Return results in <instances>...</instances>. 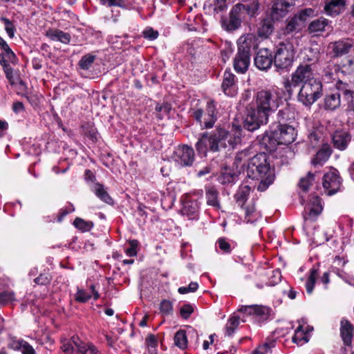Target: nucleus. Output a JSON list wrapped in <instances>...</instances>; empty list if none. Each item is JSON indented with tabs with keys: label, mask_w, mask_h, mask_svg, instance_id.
I'll list each match as a JSON object with an SVG mask.
<instances>
[{
	"label": "nucleus",
	"mask_w": 354,
	"mask_h": 354,
	"mask_svg": "<svg viewBox=\"0 0 354 354\" xmlns=\"http://www.w3.org/2000/svg\"><path fill=\"white\" fill-rule=\"evenodd\" d=\"M293 46L290 43H280L277 46L274 65L279 68H286L292 65L294 58Z\"/></svg>",
	"instance_id": "8"
},
{
	"label": "nucleus",
	"mask_w": 354,
	"mask_h": 354,
	"mask_svg": "<svg viewBox=\"0 0 354 354\" xmlns=\"http://www.w3.org/2000/svg\"><path fill=\"white\" fill-rule=\"evenodd\" d=\"M250 63V55L247 53L237 52L234 59V70L239 73H245L249 67Z\"/></svg>",
	"instance_id": "19"
},
{
	"label": "nucleus",
	"mask_w": 354,
	"mask_h": 354,
	"mask_svg": "<svg viewBox=\"0 0 354 354\" xmlns=\"http://www.w3.org/2000/svg\"><path fill=\"white\" fill-rule=\"evenodd\" d=\"M220 250L223 252L229 253L231 251L230 244L225 239H219L217 241Z\"/></svg>",
	"instance_id": "59"
},
{
	"label": "nucleus",
	"mask_w": 354,
	"mask_h": 354,
	"mask_svg": "<svg viewBox=\"0 0 354 354\" xmlns=\"http://www.w3.org/2000/svg\"><path fill=\"white\" fill-rule=\"evenodd\" d=\"M340 93L339 92L327 95L324 98L325 109L333 111L340 106Z\"/></svg>",
	"instance_id": "30"
},
{
	"label": "nucleus",
	"mask_w": 354,
	"mask_h": 354,
	"mask_svg": "<svg viewBox=\"0 0 354 354\" xmlns=\"http://www.w3.org/2000/svg\"><path fill=\"white\" fill-rule=\"evenodd\" d=\"M274 341H268L259 345L251 354H267L270 352L272 348L274 347Z\"/></svg>",
	"instance_id": "43"
},
{
	"label": "nucleus",
	"mask_w": 354,
	"mask_h": 354,
	"mask_svg": "<svg viewBox=\"0 0 354 354\" xmlns=\"http://www.w3.org/2000/svg\"><path fill=\"white\" fill-rule=\"evenodd\" d=\"M331 151L328 147L322 148L312 160L314 165H322L330 157Z\"/></svg>",
	"instance_id": "37"
},
{
	"label": "nucleus",
	"mask_w": 354,
	"mask_h": 354,
	"mask_svg": "<svg viewBox=\"0 0 354 354\" xmlns=\"http://www.w3.org/2000/svg\"><path fill=\"white\" fill-rule=\"evenodd\" d=\"M273 30L272 24L268 21H265L259 28L258 34L260 37H268Z\"/></svg>",
	"instance_id": "48"
},
{
	"label": "nucleus",
	"mask_w": 354,
	"mask_h": 354,
	"mask_svg": "<svg viewBox=\"0 0 354 354\" xmlns=\"http://www.w3.org/2000/svg\"><path fill=\"white\" fill-rule=\"evenodd\" d=\"M245 171L249 178L261 180L257 187L260 192L265 191L274 179L273 171L270 167L265 153H258L250 158Z\"/></svg>",
	"instance_id": "3"
},
{
	"label": "nucleus",
	"mask_w": 354,
	"mask_h": 354,
	"mask_svg": "<svg viewBox=\"0 0 354 354\" xmlns=\"http://www.w3.org/2000/svg\"><path fill=\"white\" fill-rule=\"evenodd\" d=\"M160 312L164 315H171L173 311V306L170 301L163 300L160 305Z\"/></svg>",
	"instance_id": "53"
},
{
	"label": "nucleus",
	"mask_w": 354,
	"mask_h": 354,
	"mask_svg": "<svg viewBox=\"0 0 354 354\" xmlns=\"http://www.w3.org/2000/svg\"><path fill=\"white\" fill-rule=\"evenodd\" d=\"M241 6H234L230 11V18L223 19L221 21L222 28L227 31H233L236 30L241 23V19L243 18L240 13Z\"/></svg>",
	"instance_id": "11"
},
{
	"label": "nucleus",
	"mask_w": 354,
	"mask_h": 354,
	"mask_svg": "<svg viewBox=\"0 0 354 354\" xmlns=\"http://www.w3.org/2000/svg\"><path fill=\"white\" fill-rule=\"evenodd\" d=\"M35 282L39 285H46L50 282L48 274H41L35 279Z\"/></svg>",
	"instance_id": "62"
},
{
	"label": "nucleus",
	"mask_w": 354,
	"mask_h": 354,
	"mask_svg": "<svg viewBox=\"0 0 354 354\" xmlns=\"http://www.w3.org/2000/svg\"><path fill=\"white\" fill-rule=\"evenodd\" d=\"M330 24L331 22L327 19L319 17L310 23L308 30L309 33L312 34L313 36H318L327 29L330 28Z\"/></svg>",
	"instance_id": "17"
},
{
	"label": "nucleus",
	"mask_w": 354,
	"mask_h": 354,
	"mask_svg": "<svg viewBox=\"0 0 354 354\" xmlns=\"http://www.w3.org/2000/svg\"><path fill=\"white\" fill-rule=\"evenodd\" d=\"M73 225L75 226V227L82 230V232L89 231L93 226L92 222L84 221L80 218H76L73 222Z\"/></svg>",
	"instance_id": "47"
},
{
	"label": "nucleus",
	"mask_w": 354,
	"mask_h": 354,
	"mask_svg": "<svg viewBox=\"0 0 354 354\" xmlns=\"http://www.w3.org/2000/svg\"><path fill=\"white\" fill-rule=\"evenodd\" d=\"M227 0H214V11L215 12H223L227 9Z\"/></svg>",
	"instance_id": "56"
},
{
	"label": "nucleus",
	"mask_w": 354,
	"mask_h": 354,
	"mask_svg": "<svg viewBox=\"0 0 354 354\" xmlns=\"http://www.w3.org/2000/svg\"><path fill=\"white\" fill-rule=\"evenodd\" d=\"M46 36L52 41H59L64 44H68L71 41V35L61 30L52 28L46 32Z\"/></svg>",
	"instance_id": "23"
},
{
	"label": "nucleus",
	"mask_w": 354,
	"mask_h": 354,
	"mask_svg": "<svg viewBox=\"0 0 354 354\" xmlns=\"http://www.w3.org/2000/svg\"><path fill=\"white\" fill-rule=\"evenodd\" d=\"M130 247L126 250V254L129 257H134L137 254L136 248L138 245V241L137 240H130L129 241Z\"/></svg>",
	"instance_id": "54"
},
{
	"label": "nucleus",
	"mask_w": 354,
	"mask_h": 354,
	"mask_svg": "<svg viewBox=\"0 0 354 354\" xmlns=\"http://www.w3.org/2000/svg\"><path fill=\"white\" fill-rule=\"evenodd\" d=\"M318 276L317 270L315 268L310 270V274L306 283V291L308 294H311L313 292L314 286L315 283V280Z\"/></svg>",
	"instance_id": "46"
},
{
	"label": "nucleus",
	"mask_w": 354,
	"mask_h": 354,
	"mask_svg": "<svg viewBox=\"0 0 354 354\" xmlns=\"http://www.w3.org/2000/svg\"><path fill=\"white\" fill-rule=\"evenodd\" d=\"M293 5L292 0H275L272 6L270 17L272 20H279L284 17Z\"/></svg>",
	"instance_id": "12"
},
{
	"label": "nucleus",
	"mask_w": 354,
	"mask_h": 354,
	"mask_svg": "<svg viewBox=\"0 0 354 354\" xmlns=\"http://www.w3.org/2000/svg\"><path fill=\"white\" fill-rule=\"evenodd\" d=\"M194 312V308L190 304L183 305L180 310V315L184 319L189 317L191 314Z\"/></svg>",
	"instance_id": "57"
},
{
	"label": "nucleus",
	"mask_w": 354,
	"mask_h": 354,
	"mask_svg": "<svg viewBox=\"0 0 354 354\" xmlns=\"http://www.w3.org/2000/svg\"><path fill=\"white\" fill-rule=\"evenodd\" d=\"M239 312L243 313L247 315H262L265 314L266 309L261 306L251 305V306H242L238 310Z\"/></svg>",
	"instance_id": "35"
},
{
	"label": "nucleus",
	"mask_w": 354,
	"mask_h": 354,
	"mask_svg": "<svg viewBox=\"0 0 354 354\" xmlns=\"http://www.w3.org/2000/svg\"><path fill=\"white\" fill-rule=\"evenodd\" d=\"M234 174L226 169L221 173L218 177V181L223 185L230 184L234 182Z\"/></svg>",
	"instance_id": "45"
},
{
	"label": "nucleus",
	"mask_w": 354,
	"mask_h": 354,
	"mask_svg": "<svg viewBox=\"0 0 354 354\" xmlns=\"http://www.w3.org/2000/svg\"><path fill=\"white\" fill-rule=\"evenodd\" d=\"M15 300V295L12 292L3 291L0 292V304H8Z\"/></svg>",
	"instance_id": "50"
},
{
	"label": "nucleus",
	"mask_w": 354,
	"mask_h": 354,
	"mask_svg": "<svg viewBox=\"0 0 354 354\" xmlns=\"http://www.w3.org/2000/svg\"><path fill=\"white\" fill-rule=\"evenodd\" d=\"M318 80L315 77L313 64H300L291 75V79L283 81V87L288 95L293 93V88L306 82Z\"/></svg>",
	"instance_id": "4"
},
{
	"label": "nucleus",
	"mask_w": 354,
	"mask_h": 354,
	"mask_svg": "<svg viewBox=\"0 0 354 354\" xmlns=\"http://www.w3.org/2000/svg\"><path fill=\"white\" fill-rule=\"evenodd\" d=\"M339 68L345 74L348 75L354 73V50L351 55L345 57L342 61Z\"/></svg>",
	"instance_id": "36"
},
{
	"label": "nucleus",
	"mask_w": 354,
	"mask_h": 354,
	"mask_svg": "<svg viewBox=\"0 0 354 354\" xmlns=\"http://www.w3.org/2000/svg\"><path fill=\"white\" fill-rule=\"evenodd\" d=\"M232 133L223 129H216L210 133H204L196 144L199 154L206 156L208 151L216 152L227 146L234 147L241 141V127L233 124Z\"/></svg>",
	"instance_id": "2"
},
{
	"label": "nucleus",
	"mask_w": 354,
	"mask_h": 354,
	"mask_svg": "<svg viewBox=\"0 0 354 354\" xmlns=\"http://www.w3.org/2000/svg\"><path fill=\"white\" fill-rule=\"evenodd\" d=\"M10 346L15 351H20L22 354H36L35 348L22 339L12 340Z\"/></svg>",
	"instance_id": "22"
},
{
	"label": "nucleus",
	"mask_w": 354,
	"mask_h": 354,
	"mask_svg": "<svg viewBox=\"0 0 354 354\" xmlns=\"http://www.w3.org/2000/svg\"><path fill=\"white\" fill-rule=\"evenodd\" d=\"M95 55L91 54L84 55L79 62L80 67L83 70H88L95 60Z\"/></svg>",
	"instance_id": "44"
},
{
	"label": "nucleus",
	"mask_w": 354,
	"mask_h": 354,
	"mask_svg": "<svg viewBox=\"0 0 354 354\" xmlns=\"http://www.w3.org/2000/svg\"><path fill=\"white\" fill-rule=\"evenodd\" d=\"M238 51L251 55V49L257 46L256 36L253 34L243 35L238 39Z\"/></svg>",
	"instance_id": "15"
},
{
	"label": "nucleus",
	"mask_w": 354,
	"mask_h": 354,
	"mask_svg": "<svg viewBox=\"0 0 354 354\" xmlns=\"http://www.w3.org/2000/svg\"><path fill=\"white\" fill-rule=\"evenodd\" d=\"M297 133L295 128L286 124H279L276 129L263 138L265 143L267 142L271 148L277 145H288L295 141Z\"/></svg>",
	"instance_id": "5"
},
{
	"label": "nucleus",
	"mask_w": 354,
	"mask_h": 354,
	"mask_svg": "<svg viewBox=\"0 0 354 354\" xmlns=\"http://www.w3.org/2000/svg\"><path fill=\"white\" fill-rule=\"evenodd\" d=\"M251 188L248 185H241L234 196L236 204L241 208H243L248 199Z\"/></svg>",
	"instance_id": "24"
},
{
	"label": "nucleus",
	"mask_w": 354,
	"mask_h": 354,
	"mask_svg": "<svg viewBox=\"0 0 354 354\" xmlns=\"http://www.w3.org/2000/svg\"><path fill=\"white\" fill-rule=\"evenodd\" d=\"M314 180V174L309 172L306 177L302 178L299 182L300 188L306 192Z\"/></svg>",
	"instance_id": "49"
},
{
	"label": "nucleus",
	"mask_w": 354,
	"mask_h": 354,
	"mask_svg": "<svg viewBox=\"0 0 354 354\" xmlns=\"http://www.w3.org/2000/svg\"><path fill=\"white\" fill-rule=\"evenodd\" d=\"M1 21L5 24V30L10 38H13L15 36V28L13 24L7 18L1 17Z\"/></svg>",
	"instance_id": "51"
},
{
	"label": "nucleus",
	"mask_w": 354,
	"mask_h": 354,
	"mask_svg": "<svg viewBox=\"0 0 354 354\" xmlns=\"http://www.w3.org/2000/svg\"><path fill=\"white\" fill-rule=\"evenodd\" d=\"M174 339L175 345L180 349H185L187 348V338L185 330H180L177 331Z\"/></svg>",
	"instance_id": "41"
},
{
	"label": "nucleus",
	"mask_w": 354,
	"mask_h": 354,
	"mask_svg": "<svg viewBox=\"0 0 354 354\" xmlns=\"http://www.w3.org/2000/svg\"><path fill=\"white\" fill-rule=\"evenodd\" d=\"M143 35L148 39L153 40L158 37V32L151 28H148L143 31Z\"/></svg>",
	"instance_id": "58"
},
{
	"label": "nucleus",
	"mask_w": 354,
	"mask_h": 354,
	"mask_svg": "<svg viewBox=\"0 0 354 354\" xmlns=\"http://www.w3.org/2000/svg\"><path fill=\"white\" fill-rule=\"evenodd\" d=\"M332 140L334 147L342 151L347 147L351 142V136L347 131L339 129L334 132Z\"/></svg>",
	"instance_id": "16"
},
{
	"label": "nucleus",
	"mask_w": 354,
	"mask_h": 354,
	"mask_svg": "<svg viewBox=\"0 0 354 354\" xmlns=\"http://www.w3.org/2000/svg\"><path fill=\"white\" fill-rule=\"evenodd\" d=\"M221 87L226 95L232 97L237 93L238 88L235 75L230 71H225Z\"/></svg>",
	"instance_id": "14"
},
{
	"label": "nucleus",
	"mask_w": 354,
	"mask_h": 354,
	"mask_svg": "<svg viewBox=\"0 0 354 354\" xmlns=\"http://www.w3.org/2000/svg\"><path fill=\"white\" fill-rule=\"evenodd\" d=\"M0 48L2 50V53L0 54V63L3 68H7L10 62H15V55L6 41L1 37Z\"/></svg>",
	"instance_id": "18"
},
{
	"label": "nucleus",
	"mask_w": 354,
	"mask_h": 354,
	"mask_svg": "<svg viewBox=\"0 0 354 354\" xmlns=\"http://www.w3.org/2000/svg\"><path fill=\"white\" fill-rule=\"evenodd\" d=\"M92 191L100 200L104 203L107 204L113 203V199L109 196L103 185L100 183H95L92 187Z\"/></svg>",
	"instance_id": "34"
},
{
	"label": "nucleus",
	"mask_w": 354,
	"mask_h": 354,
	"mask_svg": "<svg viewBox=\"0 0 354 354\" xmlns=\"http://www.w3.org/2000/svg\"><path fill=\"white\" fill-rule=\"evenodd\" d=\"M198 205L196 201H185L182 208V214L189 219H194L198 215Z\"/></svg>",
	"instance_id": "33"
},
{
	"label": "nucleus",
	"mask_w": 354,
	"mask_h": 354,
	"mask_svg": "<svg viewBox=\"0 0 354 354\" xmlns=\"http://www.w3.org/2000/svg\"><path fill=\"white\" fill-rule=\"evenodd\" d=\"M235 6H241L240 13L244 17L245 15L254 17L259 9V3L257 0H250L245 3H237Z\"/></svg>",
	"instance_id": "27"
},
{
	"label": "nucleus",
	"mask_w": 354,
	"mask_h": 354,
	"mask_svg": "<svg viewBox=\"0 0 354 354\" xmlns=\"http://www.w3.org/2000/svg\"><path fill=\"white\" fill-rule=\"evenodd\" d=\"M337 88H338V90L341 91L342 93L344 95L351 97V102L353 109L351 110H348L347 113H348V115H354V94H353V93L351 90L346 88V85L344 84L342 82H338Z\"/></svg>",
	"instance_id": "42"
},
{
	"label": "nucleus",
	"mask_w": 354,
	"mask_h": 354,
	"mask_svg": "<svg viewBox=\"0 0 354 354\" xmlns=\"http://www.w3.org/2000/svg\"><path fill=\"white\" fill-rule=\"evenodd\" d=\"M31 339H34L40 345H44L48 342L51 344V339L49 337L48 335L45 336V338H40L38 335H35V337H30Z\"/></svg>",
	"instance_id": "63"
},
{
	"label": "nucleus",
	"mask_w": 354,
	"mask_h": 354,
	"mask_svg": "<svg viewBox=\"0 0 354 354\" xmlns=\"http://www.w3.org/2000/svg\"><path fill=\"white\" fill-rule=\"evenodd\" d=\"M216 120V105L210 101L207 104V115L204 118V127L207 129L212 128Z\"/></svg>",
	"instance_id": "26"
},
{
	"label": "nucleus",
	"mask_w": 354,
	"mask_h": 354,
	"mask_svg": "<svg viewBox=\"0 0 354 354\" xmlns=\"http://www.w3.org/2000/svg\"><path fill=\"white\" fill-rule=\"evenodd\" d=\"M322 209L320 198L317 196H313L309 203V214L308 218L314 219L321 214Z\"/></svg>",
	"instance_id": "31"
},
{
	"label": "nucleus",
	"mask_w": 354,
	"mask_h": 354,
	"mask_svg": "<svg viewBox=\"0 0 354 354\" xmlns=\"http://www.w3.org/2000/svg\"><path fill=\"white\" fill-rule=\"evenodd\" d=\"M340 333L344 343L346 345H350L353 335V328L351 324L346 319L341 321Z\"/></svg>",
	"instance_id": "25"
},
{
	"label": "nucleus",
	"mask_w": 354,
	"mask_h": 354,
	"mask_svg": "<svg viewBox=\"0 0 354 354\" xmlns=\"http://www.w3.org/2000/svg\"><path fill=\"white\" fill-rule=\"evenodd\" d=\"M304 23L305 21L297 14L288 21L286 32L287 33L299 32L303 28Z\"/></svg>",
	"instance_id": "32"
},
{
	"label": "nucleus",
	"mask_w": 354,
	"mask_h": 354,
	"mask_svg": "<svg viewBox=\"0 0 354 354\" xmlns=\"http://www.w3.org/2000/svg\"><path fill=\"white\" fill-rule=\"evenodd\" d=\"M281 98L277 89L261 90L255 97V102L246 109L243 127L253 131L268 123V118L279 106Z\"/></svg>",
	"instance_id": "1"
},
{
	"label": "nucleus",
	"mask_w": 354,
	"mask_h": 354,
	"mask_svg": "<svg viewBox=\"0 0 354 354\" xmlns=\"http://www.w3.org/2000/svg\"><path fill=\"white\" fill-rule=\"evenodd\" d=\"M245 219L247 223H252L260 216L259 213L256 212L255 206L253 203L247 205L245 207Z\"/></svg>",
	"instance_id": "39"
},
{
	"label": "nucleus",
	"mask_w": 354,
	"mask_h": 354,
	"mask_svg": "<svg viewBox=\"0 0 354 354\" xmlns=\"http://www.w3.org/2000/svg\"><path fill=\"white\" fill-rule=\"evenodd\" d=\"M218 193L214 187H208L206 189L207 203L209 205L213 206L216 209L220 208V203L218 200Z\"/></svg>",
	"instance_id": "38"
},
{
	"label": "nucleus",
	"mask_w": 354,
	"mask_h": 354,
	"mask_svg": "<svg viewBox=\"0 0 354 354\" xmlns=\"http://www.w3.org/2000/svg\"><path fill=\"white\" fill-rule=\"evenodd\" d=\"M248 156V151H243L238 153L235 157L234 164L236 167L243 168L244 164H242V161Z\"/></svg>",
	"instance_id": "55"
},
{
	"label": "nucleus",
	"mask_w": 354,
	"mask_h": 354,
	"mask_svg": "<svg viewBox=\"0 0 354 354\" xmlns=\"http://www.w3.org/2000/svg\"><path fill=\"white\" fill-rule=\"evenodd\" d=\"M62 348L66 354H101L93 345L84 343L75 336L64 342Z\"/></svg>",
	"instance_id": "7"
},
{
	"label": "nucleus",
	"mask_w": 354,
	"mask_h": 354,
	"mask_svg": "<svg viewBox=\"0 0 354 354\" xmlns=\"http://www.w3.org/2000/svg\"><path fill=\"white\" fill-rule=\"evenodd\" d=\"M322 183L327 194L333 195L339 189L342 181L337 171H331L324 176Z\"/></svg>",
	"instance_id": "10"
},
{
	"label": "nucleus",
	"mask_w": 354,
	"mask_h": 354,
	"mask_svg": "<svg viewBox=\"0 0 354 354\" xmlns=\"http://www.w3.org/2000/svg\"><path fill=\"white\" fill-rule=\"evenodd\" d=\"M313 14V10L311 8L304 9L301 10L297 15L301 17V18L306 21L308 17H310Z\"/></svg>",
	"instance_id": "64"
},
{
	"label": "nucleus",
	"mask_w": 354,
	"mask_h": 354,
	"mask_svg": "<svg viewBox=\"0 0 354 354\" xmlns=\"http://www.w3.org/2000/svg\"><path fill=\"white\" fill-rule=\"evenodd\" d=\"M289 113H290V110L288 109H284L280 110L278 112L277 116H278L279 124H281V122L287 121L290 119Z\"/></svg>",
	"instance_id": "61"
},
{
	"label": "nucleus",
	"mask_w": 354,
	"mask_h": 354,
	"mask_svg": "<svg viewBox=\"0 0 354 354\" xmlns=\"http://www.w3.org/2000/svg\"><path fill=\"white\" fill-rule=\"evenodd\" d=\"M240 317L237 315H232L225 326V335L231 336L239 324Z\"/></svg>",
	"instance_id": "40"
},
{
	"label": "nucleus",
	"mask_w": 354,
	"mask_h": 354,
	"mask_svg": "<svg viewBox=\"0 0 354 354\" xmlns=\"http://www.w3.org/2000/svg\"><path fill=\"white\" fill-rule=\"evenodd\" d=\"M353 44L348 39L339 40L337 41L330 44L329 48L332 50L334 55L336 57L342 56L349 52Z\"/></svg>",
	"instance_id": "21"
},
{
	"label": "nucleus",
	"mask_w": 354,
	"mask_h": 354,
	"mask_svg": "<svg viewBox=\"0 0 354 354\" xmlns=\"http://www.w3.org/2000/svg\"><path fill=\"white\" fill-rule=\"evenodd\" d=\"M274 62L272 53L268 48L260 49L254 57V64L259 70L269 69Z\"/></svg>",
	"instance_id": "13"
},
{
	"label": "nucleus",
	"mask_w": 354,
	"mask_h": 354,
	"mask_svg": "<svg viewBox=\"0 0 354 354\" xmlns=\"http://www.w3.org/2000/svg\"><path fill=\"white\" fill-rule=\"evenodd\" d=\"M89 288H90V290H91V292L93 295L87 293L84 290H78L77 293H76L75 299L77 301L83 302V303L86 302L92 297H93V299L95 301L98 299L99 297H100V294H99L97 290H96L95 286V285H91Z\"/></svg>",
	"instance_id": "29"
},
{
	"label": "nucleus",
	"mask_w": 354,
	"mask_h": 354,
	"mask_svg": "<svg viewBox=\"0 0 354 354\" xmlns=\"http://www.w3.org/2000/svg\"><path fill=\"white\" fill-rule=\"evenodd\" d=\"M194 151L187 145L178 146L174 151L173 158L181 166H190L194 160Z\"/></svg>",
	"instance_id": "9"
},
{
	"label": "nucleus",
	"mask_w": 354,
	"mask_h": 354,
	"mask_svg": "<svg viewBox=\"0 0 354 354\" xmlns=\"http://www.w3.org/2000/svg\"><path fill=\"white\" fill-rule=\"evenodd\" d=\"M313 328L309 329L312 330ZM309 341L308 329H304L302 324H299L295 330V335L292 337V342L297 345H303Z\"/></svg>",
	"instance_id": "28"
},
{
	"label": "nucleus",
	"mask_w": 354,
	"mask_h": 354,
	"mask_svg": "<svg viewBox=\"0 0 354 354\" xmlns=\"http://www.w3.org/2000/svg\"><path fill=\"white\" fill-rule=\"evenodd\" d=\"M345 6V0H329L325 4L324 11L326 15L335 17L344 12Z\"/></svg>",
	"instance_id": "20"
},
{
	"label": "nucleus",
	"mask_w": 354,
	"mask_h": 354,
	"mask_svg": "<svg viewBox=\"0 0 354 354\" xmlns=\"http://www.w3.org/2000/svg\"><path fill=\"white\" fill-rule=\"evenodd\" d=\"M322 95V84L319 80L303 84L297 95V100L306 106H311Z\"/></svg>",
	"instance_id": "6"
},
{
	"label": "nucleus",
	"mask_w": 354,
	"mask_h": 354,
	"mask_svg": "<svg viewBox=\"0 0 354 354\" xmlns=\"http://www.w3.org/2000/svg\"><path fill=\"white\" fill-rule=\"evenodd\" d=\"M337 67L335 65L328 64V66L324 69L325 76L328 80L334 79V73L333 71H336Z\"/></svg>",
	"instance_id": "60"
},
{
	"label": "nucleus",
	"mask_w": 354,
	"mask_h": 354,
	"mask_svg": "<svg viewBox=\"0 0 354 354\" xmlns=\"http://www.w3.org/2000/svg\"><path fill=\"white\" fill-rule=\"evenodd\" d=\"M198 288V284L196 282H191L188 286L180 287L178 292L180 294L184 295L189 292H194Z\"/></svg>",
	"instance_id": "52"
}]
</instances>
